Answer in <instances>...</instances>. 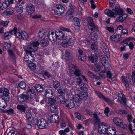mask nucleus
Returning a JSON list of instances; mask_svg holds the SVG:
<instances>
[{
    "instance_id": "28",
    "label": "nucleus",
    "mask_w": 135,
    "mask_h": 135,
    "mask_svg": "<svg viewBox=\"0 0 135 135\" xmlns=\"http://www.w3.org/2000/svg\"><path fill=\"white\" fill-rule=\"evenodd\" d=\"M58 93L61 95H64L65 94H68L69 91L68 89L63 88H60L58 90Z\"/></svg>"
},
{
    "instance_id": "9",
    "label": "nucleus",
    "mask_w": 135,
    "mask_h": 135,
    "mask_svg": "<svg viewBox=\"0 0 135 135\" xmlns=\"http://www.w3.org/2000/svg\"><path fill=\"white\" fill-rule=\"evenodd\" d=\"M37 125L39 128L43 129L46 128L49 126L47 121L43 118L39 120L38 121Z\"/></svg>"
},
{
    "instance_id": "52",
    "label": "nucleus",
    "mask_w": 135,
    "mask_h": 135,
    "mask_svg": "<svg viewBox=\"0 0 135 135\" xmlns=\"http://www.w3.org/2000/svg\"><path fill=\"white\" fill-rule=\"evenodd\" d=\"M18 86L21 88H23L26 86L25 83L23 81H21L18 84Z\"/></svg>"
},
{
    "instance_id": "26",
    "label": "nucleus",
    "mask_w": 135,
    "mask_h": 135,
    "mask_svg": "<svg viewBox=\"0 0 135 135\" xmlns=\"http://www.w3.org/2000/svg\"><path fill=\"white\" fill-rule=\"evenodd\" d=\"M93 117V122L94 125H98L100 123L102 122H101L100 119L96 114H94Z\"/></svg>"
},
{
    "instance_id": "2",
    "label": "nucleus",
    "mask_w": 135,
    "mask_h": 135,
    "mask_svg": "<svg viewBox=\"0 0 135 135\" xmlns=\"http://www.w3.org/2000/svg\"><path fill=\"white\" fill-rule=\"evenodd\" d=\"M27 90L28 92L26 94H23L17 96V99L20 102H23L26 100H28L31 102L33 101L35 95L34 90L32 87L31 88L29 86Z\"/></svg>"
},
{
    "instance_id": "13",
    "label": "nucleus",
    "mask_w": 135,
    "mask_h": 135,
    "mask_svg": "<svg viewBox=\"0 0 135 135\" xmlns=\"http://www.w3.org/2000/svg\"><path fill=\"white\" fill-rule=\"evenodd\" d=\"M87 20L88 24L89 26L92 27V28H91V30L93 31L94 29L96 31H98V26L94 24L93 20L91 18L89 17L88 18Z\"/></svg>"
},
{
    "instance_id": "35",
    "label": "nucleus",
    "mask_w": 135,
    "mask_h": 135,
    "mask_svg": "<svg viewBox=\"0 0 135 135\" xmlns=\"http://www.w3.org/2000/svg\"><path fill=\"white\" fill-rule=\"evenodd\" d=\"M13 12V8L11 7L8 8L4 12V13L7 15L12 14Z\"/></svg>"
},
{
    "instance_id": "19",
    "label": "nucleus",
    "mask_w": 135,
    "mask_h": 135,
    "mask_svg": "<svg viewBox=\"0 0 135 135\" xmlns=\"http://www.w3.org/2000/svg\"><path fill=\"white\" fill-rule=\"evenodd\" d=\"M113 122L114 124L118 126L121 127L123 126V121L119 118L114 117L113 119Z\"/></svg>"
},
{
    "instance_id": "17",
    "label": "nucleus",
    "mask_w": 135,
    "mask_h": 135,
    "mask_svg": "<svg viewBox=\"0 0 135 135\" xmlns=\"http://www.w3.org/2000/svg\"><path fill=\"white\" fill-rule=\"evenodd\" d=\"M73 21L74 25V28L75 30L76 31H78L80 26L79 19L77 17H75L73 19Z\"/></svg>"
},
{
    "instance_id": "37",
    "label": "nucleus",
    "mask_w": 135,
    "mask_h": 135,
    "mask_svg": "<svg viewBox=\"0 0 135 135\" xmlns=\"http://www.w3.org/2000/svg\"><path fill=\"white\" fill-rule=\"evenodd\" d=\"M35 89L39 92H42L43 90V88L39 84H37L36 85Z\"/></svg>"
},
{
    "instance_id": "10",
    "label": "nucleus",
    "mask_w": 135,
    "mask_h": 135,
    "mask_svg": "<svg viewBox=\"0 0 135 135\" xmlns=\"http://www.w3.org/2000/svg\"><path fill=\"white\" fill-rule=\"evenodd\" d=\"M24 57L25 61L27 63H31L34 60V55L29 52H26Z\"/></svg>"
},
{
    "instance_id": "5",
    "label": "nucleus",
    "mask_w": 135,
    "mask_h": 135,
    "mask_svg": "<svg viewBox=\"0 0 135 135\" xmlns=\"http://www.w3.org/2000/svg\"><path fill=\"white\" fill-rule=\"evenodd\" d=\"M12 31H13L15 35L20 39L26 40L28 38L27 33L24 31L19 30L17 28L14 27Z\"/></svg>"
},
{
    "instance_id": "55",
    "label": "nucleus",
    "mask_w": 135,
    "mask_h": 135,
    "mask_svg": "<svg viewBox=\"0 0 135 135\" xmlns=\"http://www.w3.org/2000/svg\"><path fill=\"white\" fill-rule=\"evenodd\" d=\"M76 68L75 65L73 64L70 65L69 67V70L70 72H72Z\"/></svg>"
},
{
    "instance_id": "42",
    "label": "nucleus",
    "mask_w": 135,
    "mask_h": 135,
    "mask_svg": "<svg viewBox=\"0 0 135 135\" xmlns=\"http://www.w3.org/2000/svg\"><path fill=\"white\" fill-rule=\"evenodd\" d=\"M28 66L30 69L31 70H34L35 69L36 67V66L35 64L33 63H28Z\"/></svg>"
},
{
    "instance_id": "62",
    "label": "nucleus",
    "mask_w": 135,
    "mask_h": 135,
    "mask_svg": "<svg viewBox=\"0 0 135 135\" xmlns=\"http://www.w3.org/2000/svg\"><path fill=\"white\" fill-rule=\"evenodd\" d=\"M9 4L7 1H5L2 4V6L4 8H6L9 5Z\"/></svg>"
},
{
    "instance_id": "33",
    "label": "nucleus",
    "mask_w": 135,
    "mask_h": 135,
    "mask_svg": "<svg viewBox=\"0 0 135 135\" xmlns=\"http://www.w3.org/2000/svg\"><path fill=\"white\" fill-rule=\"evenodd\" d=\"M48 42L47 39L45 38H43L40 41L41 44L43 47L47 46L48 44Z\"/></svg>"
},
{
    "instance_id": "36",
    "label": "nucleus",
    "mask_w": 135,
    "mask_h": 135,
    "mask_svg": "<svg viewBox=\"0 0 135 135\" xmlns=\"http://www.w3.org/2000/svg\"><path fill=\"white\" fill-rule=\"evenodd\" d=\"M60 82L57 81H54L53 87L56 89L59 87L60 85Z\"/></svg>"
},
{
    "instance_id": "14",
    "label": "nucleus",
    "mask_w": 135,
    "mask_h": 135,
    "mask_svg": "<svg viewBox=\"0 0 135 135\" xmlns=\"http://www.w3.org/2000/svg\"><path fill=\"white\" fill-rule=\"evenodd\" d=\"M91 48L93 50L95 51V54L97 55H99L101 54V52L98 49V43L95 42L93 43L91 46Z\"/></svg>"
},
{
    "instance_id": "7",
    "label": "nucleus",
    "mask_w": 135,
    "mask_h": 135,
    "mask_svg": "<svg viewBox=\"0 0 135 135\" xmlns=\"http://www.w3.org/2000/svg\"><path fill=\"white\" fill-rule=\"evenodd\" d=\"M100 46L105 55L107 57H110V53L108 48L107 44L104 42L101 41L100 43Z\"/></svg>"
},
{
    "instance_id": "51",
    "label": "nucleus",
    "mask_w": 135,
    "mask_h": 135,
    "mask_svg": "<svg viewBox=\"0 0 135 135\" xmlns=\"http://www.w3.org/2000/svg\"><path fill=\"white\" fill-rule=\"evenodd\" d=\"M78 58L79 59H80L84 62L86 60V57L84 55H79L78 56Z\"/></svg>"
},
{
    "instance_id": "31",
    "label": "nucleus",
    "mask_w": 135,
    "mask_h": 135,
    "mask_svg": "<svg viewBox=\"0 0 135 135\" xmlns=\"http://www.w3.org/2000/svg\"><path fill=\"white\" fill-rule=\"evenodd\" d=\"M109 67L105 66V70L106 72V76L108 78L111 79L112 81H113L112 79L111 78V76L112 74L110 71H109V70L110 68H109Z\"/></svg>"
},
{
    "instance_id": "53",
    "label": "nucleus",
    "mask_w": 135,
    "mask_h": 135,
    "mask_svg": "<svg viewBox=\"0 0 135 135\" xmlns=\"http://www.w3.org/2000/svg\"><path fill=\"white\" fill-rule=\"evenodd\" d=\"M81 81L82 80L81 79L79 78H78L75 79L74 83L75 85H78L80 84Z\"/></svg>"
},
{
    "instance_id": "32",
    "label": "nucleus",
    "mask_w": 135,
    "mask_h": 135,
    "mask_svg": "<svg viewBox=\"0 0 135 135\" xmlns=\"http://www.w3.org/2000/svg\"><path fill=\"white\" fill-rule=\"evenodd\" d=\"M127 17V14H123L122 16H120L116 19V21L117 22H122Z\"/></svg>"
},
{
    "instance_id": "15",
    "label": "nucleus",
    "mask_w": 135,
    "mask_h": 135,
    "mask_svg": "<svg viewBox=\"0 0 135 135\" xmlns=\"http://www.w3.org/2000/svg\"><path fill=\"white\" fill-rule=\"evenodd\" d=\"M101 61L103 65L105 68V66L109 67L110 65L109 64L108 60V58L109 57H107L104 56L102 55L101 56Z\"/></svg>"
},
{
    "instance_id": "58",
    "label": "nucleus",
    "mask_w": 135,
    "mask_h": 135,
    "mask_svg": "<svg viewBox=\"0 0 135 135\" xmlns=\"http://www.w3.org/2000/svg\"><path fill=\"white\" fill-rule=\"evenodd\" d=\"M7 135H20L19 133H15V131L14 130H10L7 134Z\"/></svg>"
},
{
    "instance_id": "16",
    "label": "nucleus",
    "mask_w": 135,
    "mask_h": 135,
    "mask_svg": "<svg viewBox=\"0 0 135 135\" xmlns=\"http://www.w3.org/2000/svg\"><path fill=\"white\" fill-rule=\"evenodd\" d=\"M118 100L120 103L123 105L126 104V97L122 93H119L118 95Z\"/></svg>"
},
{
    "instance_id": "25",
    "label": "nucleus",
    "mask_w": 135,
    "mask_h": 135,
    "mask_svg": "<svg viewBox=\"0 0 135 135\" xmlns=\"http://www.w3.org/2000/svg\"><path fill=\"white\" fill-rule=\"evenodd\" d=\"M45 94L46 97L49 99L51 98L53 95V92L50 89H47L45 91Z\"/></svg>"
},
{
    "instance_id": "4",
    "label": "nucleus",
    "mask_w": 135,
    "mask_h": 135,
    "mask_svg": "<svg viewBox=\"0 0 135 135\" xmlns=\"http://www.w3.org/2000/svg\"><path fill=\"white\" fill-rule=\"evenodd\" d=\"M39 45V43L37 41L30 42L28 44L26 47L24 48V51L26 52H29L31 53L32 52L37 51L38 50V46Z\"/></svg>"
},
{
    "instance_id": "34",
    "label": "nucleus",
    "mask_w": 135,
    "mask_h": 135,
    "mask_svg": "<svg viewBox=\"0 0 135 135\" xmlns=\"http://www.w3.org/2000/svg\"><path fill=\"white\" fill-rule=\"evenodd\" d=\"M121 79L122 82L124 84L126 89L129 90V84L128 81H126L124 76H122L121 77Z\"/></svg>"
},
{
    "instance_id": "61",
    "label": "nucleus",
    "mask_w": 135,
    "mask_h": 135,
    "mask_svg": "<svg viewBox=\"0 0 135 135\" xmlns=\"http://www.w3.org/2000/svg\"><path fill=\"white\" fill-rule=\"evenodd\" d=\"M116 2V0H109V7H112L114 5Z\"/></svg>"
},
{
    "instance_id": "46",
    "label": "nucleus",
    "mask_w": 135,
    "mask_h": 135,
    "mask_svg": "<svg viewBox=\"0 0 135 135\" xmlns=\"http://www.w3.org/2000/svg\"><path fill=\"white\" fill-rule=\"evenodd\" d=\"M56 100H55L52 98L51 99L50 98V99L49 100V105L50 106L54 105L56 103Z\"/></svg>"
},
{
    "instance_id": "29",
    "label": "nucleus",
    "mask_w": 135,
    "mask_h": 135,
    "mask_svg": "<svg viewBox=\"0 0 135 135\" xmlns=\"http://www.w3.org/2000/svg\"><path fill=\"white\" fill-rule=\"evenodd\" d=\"M56 100L60 104L64 103L65 101V98L63 95H59L57 96L55 98Z\"/></svg>"
},
{
    "instance_id": "8",
    "label": "nucleus",
    "mask_w": 135,
    "mask_h": 135,
    "mask_svg": "<svg viewBox=\"0 0 135 135\" xmlns=\"http://www.w3.org/2000/svg\"><path fill=\"white\" fill-rule=\"evenodd\" d=\"M64 11V8L61 5H57L54 7V11L56 15H60L63 13Z\"/></svg>"
},
{
    "instance_id": "3",
    "label": "nucleus",
    "mask_w": 135,
    "mask_h": 135,
    "mask_svg": "<svg viewBox=\"0 0 135 135\" xmlns=\"http://www.w3.org/2000/svg\"><path fill=\"white\" fill-rule=\"evenodd\" d=\"M105 13L107 15L112 17H115L117 15H121L123 14V11L119 4L115 5V9L112 10L106 9L105 11Z\"/></svg>"
},
{
    "instance_id": "39",
    "label": "nucleus",
    "mask_w": 135,
    "mask_h": 135,
    "mask_svg": "<svg viewBox=\"0 0 135 135\" xmlns=\"http://www.w3.org/2000/svg\"><path fill=\"white\" fill-rule=\"evenodd\" d=\"M129 79V81H128L129 84H131L132 85L134 84V77L133 76V73L132 75L131 76H129L128 77Z\"/></svg>"
},
{
    "instance_id": "27",
    "label": "nucleus",
    "mask_w": 135,
    "mask_h": 135,
    "mask_svg": "<svg viewBox=\"0 0 135 135\" xmlns=\"http://www.w3.org/2000/svg\"><path fill=\"white\" fill-rule=\"evenodd\" d=\"M89 60L92 63H95L97 62L98 59L97 56L91 54L88 56Z\"/></svg>"
},
{
    "instance_id": "57",
    "label": "nucleus",
    "mask_w": 135,
    "mask_h": 135,
    "mask_svg": "<svg viewBox=\"0 0 135 135\" xmlns=\"http://www.w3.org/2000/svg\"><path fill=\"white\" fill-rule=\"evenodd\" d=\"M13 111H14L13 109H10L9 110L5 111V113L9 115H11L13 113Z\"/></svg>"
},
{
    "instance_id": "18",
    "label": "nucleus",
    "mask_w": 135,
    "mask_h": 135,
    "mask_svg": "<svg viewBox=\"0 0 135 135\" xmlns=\"http://www.w3.org/2000/svg\"><path fill=\"white\" fill-rule=\"evenodd\" d=\"M62 58L67 60H70L72 58V55L69 50H66L64 55Z\"/></svg>"
},
{
    "instance_id": "40",
    "label": "nucleus",
    "mask_w": 135,
    "mask_h": 135,
    "mask_svg": "<svg viewBox=\"0 0 135 135\" xmlns=\"http://www.w3.org/2000/svg\"><path fill=\"white\" fill-rule=\"evenodd\" d=\"M11 47V45L10 44L5 42L3 44V49L4 50H6L7 49Z\"/></svg>"
},
{
    "instance_id": "44",
    "label": "nucleus",
    "mask_w": 135,
    "mask_h": 135,
    "mask_svg": "<svg viewBox=\"0 0 135 135\" xmlns=\"http://www.w3.org/2000/svg\"><path fill=\"white\" fill-rule=\"evenodd\" d=\"M17 108L22 112H25V108L23 105H18L17 106Z\"/></svg>"
},
{
    "instance_id": "38",
    "label": "nucleus",
    "mask_w": 135,
    "mask_h": 135,
    "mask_svg": "<svg viewBox=\"0 0 135 135\" xmlns=\"http://www.w3.org/2000/svg\"><path fill=\"white\" fill-rule=\"evenodd\" d=\"M79 95L81 101V100H85L87 98L88 95L86 93H85Z\"/></svg>"
},
{
    "instance_id": "54",
    "label": "nucleus",
    "mask_w": 135,
    "mask_h": 135,
    "mask_svg": "<svg viewBox=\"0 0 135 135\" xmlns=\"http://www.w3.org/2000/svg\"><path fill=\"white\" fill-rule=\"evenodd\" d=\"M94 70L96 72H98L100 70V67L98 64L95 65L94 67Z\"/></svg>"
},
{
    "instance_id": "50",
    "label": "nucleus",
    "mask_w": 135,
    "mask_h": 135,
    "mask_svg": "<svg viewBox=\"0 0 135 135\" xmlns=\"http://www.w3.org/2000/svg\"><path fill=\"white\" fill-rule=\"evenodd\" d=\"M46 34V33L43 31L40 32L38 33V36L39 37L41 38H45Z\"/></svg>"
},
{
    "instance_id": "60",
    "label": "nucleus",
    "mask_w": 135,
    "mask_h": 135,
    "mask_svg": "<svg viewBox=\"0 0 135 135\" xmlns=\"http://www.w3.org/2000/svg\"><path fill=\"white\" fill-rule=\"evenodd\" d=\"M75 115L76 118H77L79 120L81 119L82 116L80 113L76 112L75 113Z\"/></svg>"
},
{
    "instance_id": "6",
    "label": "nucleus",
    "mask_w": 135,
    "mask_h": 135,
    "mask_svg": "<svg viewBox=\"0 0 135 135\" xmlns=\"http://www.w3.org/2000/svg\"><path fill=\"white\" fill-rule=\"evenodd\" d=\"M98 130L100 133L103 134H106L108 128L105 123L102 122L98 125Z\"/></svg>"
},
{
    "instance_id": "49",
    "label": "nucleus",
    "mask_w": 135,
    "mask_h": 135,
    "mask_svg": "<svg viewBox=\"0 0 135 135\" xmlns=\"http://www.w3.org/2000/svg\"><path fill=\"white\" fill-rule=\"evenodd\" d=\"M107 132H109L110 133H112L114 134H115L116 133V131L115 130V128L113 127H109L108 128V130Z\"/></svg>"
},
{
    "instance_id": "20",
    "label": "nucleus",
    "mask_w": 135,
    "mask_h": 135,
    "mask_svg": "<svg viewBox=\"0 0 135 135\" xmlns=\"http://www.w3.org/2000/svg\"><path fill=\"white\" fill-rule=\"evenodd\" d=\"M80 99L79 95L76 94L73 96L72 100L74 102H75L76 107L79 105V103L81 101Z\"/></svg>"
},
{
    "instance_id": "24",
    "label": "nucleus",
    "mask_w": 135,
    "mask_h": 135,
    "mask_svg": "<svg viewBox=\"0 0 135 135\" xmlns=\"http://www.w3.org/2000/svg\"><path fill=\"white\" fill-rule=\"evenodd\" d=\"M7 106V102L6 100L2 98H0V109H4Z\"/></svg>"
},
{
    "instance_id": "45",
    "label": "nucleus",
    "mask_w": 135,
    "mask_h": 135,
    "mask_svg": "<svg viewBox=\"0 0 135 135\" xmlns=\"http://www.w3.org/2000/svg\"><path fill=\"white\" fill-rule=\"evenodd\" d=\"M131 38H126L122 42V43H123V46H126L128 45V43L129 41Z\"/></svg>"
},
{
    "instance_id": "12",
    "label": "nucleus",
    "mask_w": 135,
    "mask_h": 135,
    "mask_svg": "<svg viewBox=\"0 0 135 135\" xmlns=\"http://www.w3.org/2000/svg\"><path fill=\"white\" fill-rule=\"evenodd\" d=\"M9 94V91L7 88H0V96L8 97Z\"/></svg>"
},
{
    "instance_id": "64",
    "label": "nucleus",
    "mask_w": 135,
    "mask_h": 135,
    "mask_svg": "<svg viewBox=\"0 0 135 135\" xmlns=\"http://www.w3.org/2000/svg\"><path fill=\"white\" fill-rule=\"evenodd\" d=\"M9 21H2L0 22V24L3 26H7L8 25Z\"/></svg>"
},
{
    "instance_id": "59",
    "label": "nucleus",
    "mask_w": 135,
    "mask_h": 135,
    "mask_svg": "<svg viewBox=\"0 0 135 135\" xmlns=\"http://www.w3.org/2000/svg\"><path fill=\"white\" fill-rule=\"evenodd\" d=\"M74 11V9H70L67 12L66 15H72Z\"/></svg>"
},
{
    "instance_id": "1",
    "label": "nucleus",
    "mask_w": 135,
    "mask_h": 135,
    "mask_svg": "<svg viewBox=\"0 0 135 135\" xmlns=\"http://www.w3.org/2000/svg\"><path fill=\"white\" fill-rule=\"evenodd\" d=\"M60 29L64 31L58 30L56 31L55 34L52 31L49 32L48 37L49 40L53 42L56 41L57 39L59 40H63L64 41L61 43V45L64 47L74 45L76 39L71 30L62 26L60 27Z\"/></svg>"
},
{
    "instance_id": "56",
    "label": "nucleus",
    "mask_w": 135,
    "mask_h": 135,
    "mask_svg": "<svg viewBox=\"0 0 135 135\" xmlns=\"http://www.w3.org/2000/svg\"><path fill=\"white\" fill-rule=\"evenodd\" d=\"M31 119H30V120H29L34 125H36L37 123H38V121L34 117L31 118Z\"/></svg>"
},
{
    "instance_id": "22",
    "label": "nucleus",
    "mask_w": 135,
    "mask_h": 135,
    "mask_svg": "<svg viewBox=\"0 0 135 135\" xmlns=\"http://www.w3.org/2000/svg\"><path fill=\"white\" fill-rule=\"evenodd\" d=\"M13 31V30L10 32H5L2 36V39L4 40L9 39L11 37L12 33L13 32V31Z\"/></svg>"
},
{
    "instance_id": "47",
    "label": "nucleus",
    "mask_w": 135,
    "mask_h": 135,
    "mask_svg": "<svg viewBox=\"0 0 135 135\" xmlns=\"http://www.w3.org/2000/svg\"><path fill=\"white\" fill-rule=\"evenodd\" d=\"M82 74V71L79 69H76L75 70L74 74L76 76H79Z\"/></svg>"
},
{
    "instance_id": "30",
    "label": "nucleus",
    "mask_w": 135,
    "mask_h": 135,
    "mask_svg": "<svg viewBox=\"0 0 135 135\" xmlns=\"http://www.w3.org/2000/svg\"><path fill=\"white\" fill-rule=\"evenodd\" d=\"M16 11L19 13H21L23 11V8L22 5L17 4L15 7Z\"/></svg>"
},
{
    "instance_id": "63",
    "label": "nucleus",
    "mask_w": 135,
    "mask_h": 135,
    "mask_svg": "<svg viewBox=\"0 0 135 135\" xmlns=\"http://www.w3.org/2000/svg\"><path fill=\"white\" fill-rule=\"evenodd\" d=\"M87 75L91 78H96V76L90 71L88 72L87 73Z\"/></svg>"
},
{
    "instance_id": "48",
    "label": "nucleus",
    "mask_w": 135,
    "mask_h": 135,
    "mask_svg": "<svg viewBox=\"0 0 135 135\" xmlns=\"http://www.w3.org/2000/svg\"><path fill=\"white\" fill-rule=\"evenodd\" d=\"M32 113L31 112H28L26 113V117L29 120H30L32 117Z\"/></svg>"
},
{
    "instance_id": "11",
    "label": "nucleus",
    "mask_w": 135,
    "mask_h": 135,
    "mask_svg": "<svg viewBox=\"0 0 135 135\" xmlns=\"http://www.w3.org/2000/svg\"><path fill=\"white\" fill-rule=\"evenodd\" d=\"M64 104L65 106L68 109L72 108L74 106L76 107L75 102L72 99H66L64 102Z\"/></svg>"
},
{
    "instance_id": "21",
    "label": "nucleus",
    "mask_w": 135,
    "mask_h": 135,
    "mask_svg": "<svg viewBox=\"0 0 135 135\" xmlns=\"http://www.w3.org/2000/svg\"><path fill=\"white\" fill-rule=\"evenodd\" d=\"M121 38V36L120 34L116 35H112L110 37V39L111 40L114 41L115 42H117L120 40V39Z\"/></svg>"
},
{
    "instance_id": "23",
    "label": "nucleus",
    "mask_w": 135,
    "mask_h": 135,
    "mask_svg": "<svg viewBox=\"0 0 135 135\" xmlns=\"http://www.w3.org/2000/svg\"><path fill=\"white\" fill-rule=\"evenodd\" d=\"M26 9L28 10L29 13H33L35 11V7L33 5L31 4H29L26 6Z\"/></svg>"
},
{
    "instance_id": "43",
    "label": "nucleus",
    "mask_w": 135,
    "mask_h": 135,
    "mask_svg": "<svg viewBox=\"0 0 135 135\" xmlns=\"http://www.w3.org/2000/svg\"><path fill=\"white\" fill-rule=\"evenodd\" d=\"M106 72L105 70H102L99 74V75L102 78H105L106 77Z\"/></svg>"
},
{
    "instance_id": "41",
    "label": "nucleus",
    "mask_w": 135,
    "mask_h": 135,
    "mask_svg": "<svg viewBox=\"0 0 135 135\" xmlns=\"http://www.w3.org/2000/svg\"><path fill=\"white\" fill-rule=\"evenodd\" d=\"M90 36L91 38L93 40H97L98 38V35L96 33H94L92 35L91 33Z\"/></svg>"
}]
</instances>
